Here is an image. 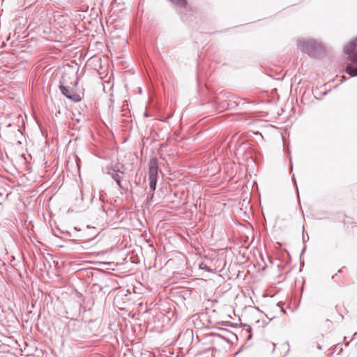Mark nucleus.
I'll return each instance as SVG.
<instances>
[{
  "mask_svg": "<svg viewBox=\"0 0 357 357\" xmlns=\"http://www.w3.org/2000/svg\"><path fill=\"white\" fill-rule=\"evenodd\" d=\"M298 49L309 55H314L317 51L321 50V45L312 39L301 38L297 41Z\"/></svg>",
  "mask_w": 357,
  "mask_h": 357,
  "instance_id": "nucleus-1",
  "label": "nucleus"
},
{
  "mask_svg": "<svg viewBox=\"0 0 357 357\" xmlns=\"http://www.w3.org/2000/svg\"><path fill=\"white\" fill-rule=\"evenodd\" d=\"M59 89L63 95H64L67 98L73 100V102H76L81 100L79 95L74 93V91L69 87L61 85L59 86Z\"/></svg>",
  "mask_w": 357,
  "mask_h": 357,
  "instance_id": "nucleus-2",
  "label": "nucleus"
},
{
  "mask_svg": "<svg viewBox=\"0 0 357 357\" xmlns=\"http://www.w3.org/2000/svg\"><path fill=\"white\" fill-rule=\"evenodd\" d=\"M158 165L156 158H152L149 163V178H157Z\"/></svg>",
  "mask_w": 357,
  "mask_h": 357,
  "instance_id": "nucleus-3",
  "label": "nucleus"
},
{
  "mask_svg": "<svg viewBox=\"0 0 357 357\" xmlns=\"http://www.w3.org/2000/svg\"><path fill=\"white\" fill-rule=\"evenodd\" d=\"M357 46V38L352 39L344 48V52L347 54H351Z\"/></svg>",
  "mask_w": 357,
  "mask_h": 357,
  "instance_id": "nucleus-4",
  "label": "nucleus"
},
{
  "mask_svg": "<svg viewBox=\"0 0 357 357\" xmlns=\"http://www.w3.org/2000/svg\"><path fill=\"white\" fill-rule=\"evenodd\" d=\"M346 73L351 77L357 76V68H353L351 66H347L346 68Z\"/></svg>",
  "mask_w": 357,
  "mask_h": 357,
  "instance_id": "nucleus-5",
  "label": "nucleus"
},
{
  "mask_svg": "<svg viewBox=\"0 0 357 357\" xmlns=\"http://www.w3.org/2000/svg\"><path fill=\"white\" fill-rule=\"evenodd\" d=\"M149 188L151 191H155L156 188L157 178H149Z\"/></svg>",
  "mask_w": 357,
  "mask_h": 357,
  "instance_id": "nucleus-6",
  "label": "nucleus"
},
{
  "mask_svg": "<svg viewBox=\"0 0 357 357\" xmlns=\"http://www.w3.org/2000/svg\"><path fill=\"white\" fill-rule=\"evenodd\" d=\"M169 1L180 8L184 7L187 4L186 0H169Z\"/></svg>",
  "mask_w": 357,
  "mask_h": 357,
  "instance_id": "nucleus-7",
  "label": "nucleus"
},
{
  "mask_svg": "<svg viewBox=\"0 0 357 357\" xmlns=\"http://www.w3.org/2000/svg\"><path fill=\"white\" fill-rule=\"evenodd\" d=\"M123 172H121L119 170H117L116 172H115L114 175L113 176V179L116 181L121 180L123 177Z\"/></svg>",
  "mask_w": 357,
  "mask_h": 357,
  "instance_id": "nucleus-8",
  "label": "nucleus"
},
{
  "mask_svg": "<svg viewBox=\"0 0 357 357\" xmlns=\"http://www.w3.org/2000/svg\"><path fill=\"white\" fill-rule=\"evenodd\" d=\"M199 268L201 269L206 270L208 272H211V269L205 264H201L199 265Z\"/></svg>",
  "mask_w": 357,
  "mask_h": 357,
  "instance_id": "nucleus-9",
  "label": "nucleus"
},
{
  "mask_svg": "<svg viewBox=\"0 0 357 357\" xmlns=\"http://www.w3.org/2000/svg\"><path fill=\"white\" fill-rule=\"evenodd\" d=\"M350 60L354 63H357V52L351 56Z\"/></svg>",
  "mask_w": 357,
  "mask_h": 357,
  "instance_id": "nucleus-10",
  "label": "nucleus"
},
{
  "mask_svg": "<svg viewBox=\"0 0 357 357\" xmlns=\"http://www.w3.org/2000/svg\"><path fill=\"white\" fill-rule=\"evenodd\" d=\"M116 172L117 171L114 169L108 168L107 174H110L112 176V177L113 178V176L114 175L115 172Z\"/></svg>",
  "mask_w": 357,
  "mask_h": 357,
  "instance_id": "nucleus-11",
  "label": "nucleus"
},
{
  "mask_svg": "<svg viewBox=\"0 0 357 357\" xmlns=\"http://www.w3.org/2000/svg\"><path fill=\"white\" fill-rule=\"evenodd\" d=\"M116 184L119 185L120 188H122L121 184V180L116 181Z\"/></svg>",
  "mask_w": 357,
  "mask_h": 357,
  "instance_id": "nucleus-12",
  "label": "nucleus"
}]
</instances>
